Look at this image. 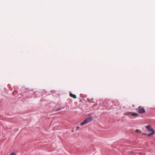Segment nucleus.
<instances>
[{"instance_id": "obj_11", "label": "nucleus", "mask_w": 155, "mask_h": 155, "mask_svg": "<svg viewBox=\"0 0 155 155\" xmlns=\"http://www.w3.org/2000/svg\"><path fill=\"white\" fill-rule=\"evenodd\" d=\"M143 134H144V135H147V134H146V133H143Z\"/></svg>"}, {"instance_id": "obj_6", "label": "nucleus", "mask_w": 155, "mask_h": 155, "mask_svg": "<svg viewBox=\"0 0 155 155\" xmlns=\"http://www.w3.org/2000/svg\"><path fill=\"white\" fill-rule=\"evenodd\" d=\"M132 115L133 116H139V115L136 113H133L132 114Z\"/></svg>"}, {"instance_id": "obj_7", "label": "nucleus", "mask_w": 155, "mask_h": 155, "mask_svg": "<svg viewBox=\"0 0 155 155\" xmlns=\"http://www.w3.org/2000/svg\"><path fill=\"white\" fill-rule=\"evenodd\" d=\"M136 132L137 133H141V131L140 130H139V129H137L136 130Z\"/></svg>"}, {"instance_id": "obj_2", "label": "nucleus", "mask_w": 155, "mask_h": 155, "mask_svg": "<svg viewBox=\"0 0 155 155\" xmlns=\"http://www.w3.org/2000/svg\"><path fill=\"white\" fill-rule=\"evenodd\" d=\"M138 112L140 114L143 113L145 112V109L142 107L139 106L137 109Z\"/></svg>"}, {"instance_id": "obj_4", "label": "nucleus", "mask_w": 155, "mask_h": 155, "mask_svg": "<svg viewBox=\"0 0 155 155\" xmlns=\"http://www.w3.org/2000/svg\"><path fill=\"white\" fill-rule=\"evenodd\" d=\"M70 97L73 98H76V96L75 95L71 93L70 94Z\"/></svg>"}, {"instance_id": "obj_9", "label": "nucleus", "mask_w": 155, "mask_h": 155, "mask_svg": "<svg viewBox=\"0 0 155 155\" xmlns=\"http://www.w3.org/2000/svg\"><path fill=\"white\" fill-rule=\"evenodd\" d=\"M10 155H16V154L15 153H12Z\"/></svg>"}, {"instance_id": "obj_5", "label": "nucleus", "mask_w": 155, "mask_h": 155, "mask_svg": "<svg viewBox=\"0 0 155 155\" xmlns=\"http://www.w3.org/2000/svg\"><path fill=\"white\" fill-rule=\"evenodd\" d=\"M155 131L154 130H153V131L150 134H147L148 137H150L151 135L153 134H155Z\"/></svg>"}, {"instance_id": "obj_1", "label": "nucleus", "mask_w": 155, "mask_h": 155, "mask_svg": "<svg viewBox=\"0 0 155 155\" xmlns=\"http://www.w3.org/2000/svg\"><path fill=\"white\" fill-rule=\"evenodd\" d=\"M92 120L91 117H89L84 120L82 122H81L80 125L81 126H83L84 124L90 122Z\"/></svg>"}, {"instance_id": "obj_8", "label": "nucleus", "mask_w": 155, "mask_h": 155, "mask_svg": "<svg viewBox=\"0 0 155 155\" xmlns=\"http://www.w3.org/2000/svg\"><path fill=\"white\" fill-rule=\"evenodd\" d=\"M62 108H58L55 109V111H59Z\"/></svg>"}, {"instance_id": "obj_10", "label": "nucleus", "mask_w": 155, "mask_h": 155, "mask_svg": "<svg viewBox=\"0 0 155 155\" xmlns=\"http://www.w3.org/2000/svg\"><path fill=\"white\" fill-rule=\"evenodd\" d=\"M79 127H78V126H77L76 127V130H78L79 129Z\"/></svg>"}, {"instance_id": "obj_3", "label": "nucleus", "mask_w": 155, "mask_h": 155, "mask_svg": "<svg viewBox=\"0 0 155 155\" xmlns=\"http://www.w3.org/2000/svg\"><path fill=\"white\" fill-rule=\"evenodd\" d=\"M146 128L149 131H151L152 132L153 130H153L151 128V126L150 125H148L146 126Z\"/></svg>"}]
</instances>
